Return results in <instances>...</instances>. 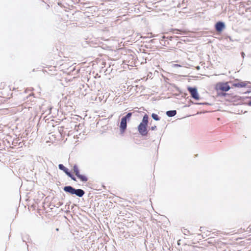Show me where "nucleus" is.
Wrapping results in <instances>:
<instances>
[{"label": "nucleus", "instance_id": "20e7f679", "mask_svg": "<svg viewBox=\"0 0 251 251\" xmlns=\"http://www.w3.org/2000/svg\"><path fill=\"white\" fill-rule=\"evenodd\" d=\"M131 115V113H128L122 118L120 125V129L122 134L125 132L127 126V120H129Z\"/></svg>", "mask_w": 251, "mask_h": 251}, {"label": "nucleus", "instance_id": "dca6fc26", "mask_svg": "<svg viewBox=\"0 0 251 251\" xmlns=\"http://www.w3.org/2000/svg\"><path fill=\"white\" fill-rule=\"evenodd\" d=\"M63 204V202L59 201L58 203H56V207H58L61 205H62Z\"/></svg>", "mask_w": 251, "mask_h": 251}, {"label": "nucleus", "instance_id": "423d86ee", "mask_svg": "<svg viewBox=\"0 0 251 251\" xmlns=\"http://www.w3.org/2000/svg\"><path fill=\"white\" fill-rule=\"evenodd\" d=\"M58 168L59 170L62 171L65 174L69 177L71 178L72 180L76 181V178L73 174L72 172L67 167H66L64 165L62 164H59L58 165Z\"/></svg>", "mask_w": 251, "mask_h": 251}, {"label": "nucleus", "instance_id": "9d476101", "mask_svg": "<svg viewBox=\"0 0 251 251\" xmlns=\"http://www.w3.org/2000/svg\"><path fill=\"white\" fill-rule=\"evenodd\" d=\"M247 84L246 82H240L238 83H234L232 84V86L234 87H239V88H242V87H245L247 86Z\"/></svg>", "mask_w": 251, "mask_h": 251}, {"label": "nucleus", "instance_id": "f257e3e1", "mask_svg": "<svg viewBox=\"0 0 251 251\" xmlns=\"http://www.w3.org/2000/svg\"><path fill=\"white\" fill-rule=\"evenodd\" d=\"M63 191L70 195H75L79 198L82 197L85 194L82 189H75L71 185H66L63 188Z\"/></svg>", "mask_w": 251, "mask_h": 251}, {"label": "nucleus", "instance_id": "f3484780", "mask_svg": "<svg viewBox=\"0 0 251 251\" xmlns=\"http://www.w3.org/2000/svg\"><path fill=\"white\" fill-rule=\"evenodd\" d=\"M155 128H156V126H152V127H151V129L152 130H154V129H155Z\"/></svg>", "mask_w": 251, "mask_h": 251}, {"label": "nucleus", "instance_id": "4468645a", "mask_svg": "<svg viewBox=\"0 0 251 251\" xmlns=\"http://www.w3.org/2000/svg\"><path fill=\"white\" fill-rule=\"evenodd\" d=\"M151 116H152V118H153L154 120H156V121H158V120H159V118L157 114H154V113H153V114H152Z\"/></svg>", "mask_w": 251, "mask_h": 251}, {"label": "nucleus", "instance_id": "ddd939ff", "mask_svg": "<svg viewBox=\"0 0 251 251\" xmlns=\"http://www.w3.org/2000/svg\"><path fill=\"white\" fill-rule=\"evenodd\" d=\"M176 113V110H172V111H168L167 112L166 114L169 117H173L174 116Z\"/></svg>", "mask_w": 251, "mask_h": 251}, {"label": "nucleus", "instance_id": "f8f14e48", "mask_svg": "<svg viewBox=\"0 0 251 251\" xmlns=\"http://www.w3.org/2000/svg\"><path fill=\"white\" fill-rule=\"evenodd\" d=\"M73 169L76 176H77L78 174H80V171L77 164H75L73 166Z\"/></svg>", "mask_w": 251, "mask_h": 251}, {"label": "nucleus", "instance_id": "39448f33", "mask_svg": "<svg viewBox=\"0 0 251 251\" xmlns=\"http://www.w3.org/2000/svg\"><path fill=\"white\" fill-rule=\"evenodd\" d=\"M11 90L10 87L7 85L4 86L0 91V96L5 99H9L12 96Z\"/></svg>", "mask_w": 251, "mask_h": 251}, {"label": "nucleus", "instance_id": "7ed1b4c3", "mask_svg": "<svg viewBox=\"0 0 251 251\" xmlns=\"http://www.w3.org/2000/svg\"><path fill=\"white\" fill-rule=\"evenodd\" d=\"M228 83V82H218L216 84L215 89L217 92H227L230 89Z\"/></svg>", "mask_w": 251, "mask_h": 251}, {"label": "nucleus", "instance_id": "412c9836", "mask_svg": "<svg viewBox=\"0 0 251 251\" xmlns=\"http://www.w3.org/2000/svg\"><path fill=\"white\" fill-rule=\"evenodd\" d=\"M179 241H178V243H178V244H180Z\"/></svg>", "mask_w": 251, "mask_h": 251}, {"label": "nucleus", "instance_id": "aec40b11", "mask_svg": "<svg viewBox=\"0 0 251 251\" xmlns=\"http://www.w3.org/2000/svg\"><path fill=\"white\" fill-rule=\"evenodd\" d=\"M56 231H58L59 230V228H56Z\"/></svg>", "mask_w": 251, "mask_h": 251}, {"label": "nucleus", "instance_id": "4be33fe9", "mask_svg": "<svg viewBox=\"0 0 251 251\" xmlns=\"http://www.w3.org/2000/svg\"><path fill=\"white\" fill-rule=\"evenodd\" d=\"M74 251L72 250V251Z\"/></svg>", "mask_w": 251, "mask_h": 251}, {"label": "nucleus", "instance_id": "6e6552de", "mask_svg": "<svg viewBox=\"0 0 251 251\" xmlns=\"http://www.w3.org/2000/svg\"><path fill=\"white\" fill-rule=\"evenodd\" d=\"M188 90L193 99L196 100H199V96L196 88L189 87Z\"/></svg>", "mask_w": 251, "mask_h": 251}, {"label": "nucleus", "instance_id": "a211bd4d", "mask_svg": "<svg viewBox=\"0 0 251 251\" xmlns=\"http://www.w3.org/2000/svg\"><path fill=\"white\" fill-rule=\"evenodd\" d=\"M202 228H203V227H202V226H201V227H200V231H202Z\"/></svg>", "mask_w": 251, "mask_h": 251}, {"label": "nucleus", "instance_id": "0eeeda50", "mask_svg": "<svg viewBox=\"0 0 251 251\" xmlns=\"http://www.w3.org/2000/svg\"><path fill=\"white\" fill-rule=\"evenodd\" d=\"M42 71L44 73H47L49 75H53L56 71V66L47 65L46 66L43 67Z\"/></svg>", "mask_w": 251, "mask_h": 251}, {"label": "nucleus", "instance_id": "f03ea898", "mask_svg": "<svg viewBox=\"0 0 251 251\" xmlns=\"http://www.w3.org/2000/svg\"><path fill=\"white\" fill-rule=\"evenodd\" d=\"M148 115L145 114L143 117L142 122L138 126L139 132L143 136H146L148 134L147 126L148 125Z\"/></svg>", "mask_w": 251, "mask_h": 251}, {"label": "nucleus", "instance_id": "6ab92c4d", "mask_svg": "<svg viewBox=\"0 0 251 251\" xmlns=\"http://www.w3.org/2000/svg\"><path fill=\"white\" fill-rule=\"evenodd\" d=\"M248 104L249 105L251 106V101H250Z\"/></svg>", "mask_w": 251, "mask_h": 251}, {"label": "nucleus", "instance_id": "2eb2a0df", "mask_svg": "<svg viewBox=\"0 0 251 251\" xmlns=\"http://www.w3.org/2000/svg\"><path fill=\"white\" fill-rule=\"evenodd\" d=\"M182 232L185 235H187L189 233V231L186 229H184V231H182Z\"/></svg>", "mask_w": 251, "mask_h": 251}, {"label": "nucleus", "instance_id": "1a4fd4ad", "mask_svg": "<svg viewBox=\"0 0 251 251\" xmlns=\"http://www.w3.org/2000/svg\"><path fill=\"white\" fill-rule=\"evenodd\" d=\"M225 27V24L222 22H218L215 25V29L218 32H221Z\"/></svg>", "mask_w": 251, "mask_h": 251}, {"label": "nucleus", "instance_id": "9b49d317", "mask_svg": "<svg viewBox=\"0 0 251 251\" xmlns=\"http://www.w3.org/2000/svg\"><path fill=\"white\" fill-rule=\"evenodd\" d=\"M76 176L80 181L84 182L87 181L88 180V177L84 175L79 174Z\"/></svg>", "mask_w": 251, "mask_h": 251}]
</instances>
